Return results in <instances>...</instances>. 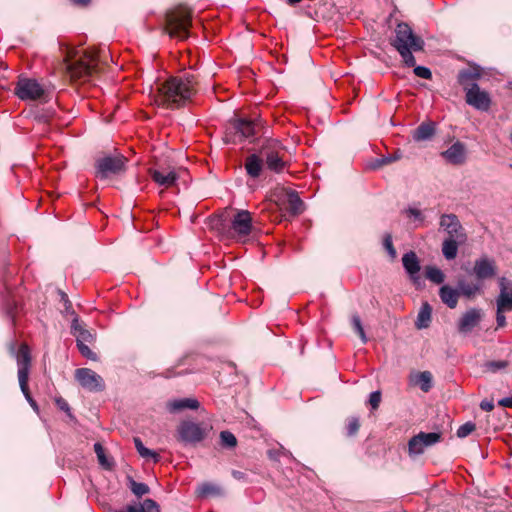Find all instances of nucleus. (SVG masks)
<instances>
[{
    "mask_svg": "<svg viewBox=\"0 0 512 512\" xmlns=\"http://www.w3.org/2000/svg\"><path fill=\"white\" fill-rule=\"evenodd\" d=\"M197 91V82L193 75L170 77L156 88L155 101L167 108H179L188 104Z\"/></svg>",
    "mask_w": 512,
    "mask_h": 512,
    "instance_id": "1",
    "label": "nucleus"
},
{
    "mask_svg": "<svg viewBox=\"0 0 512 512\" xmlns=\"http://www.w3.org/2000/svg\"><path fill=\"white\" fill-rule=\"evenodd\" d=\"M64 65L66 73L73 81H87L92 75L102 71L101 60L95 50L77 49L65 46Z\"/></svg>",
    "mask_w": 512,
    "mask_h": 512,
    "instance_id": "2",
    "label": "nucleus"
},
{
    "mask_svg": "<svg viewBox=\"0 0 512 512\" xmlns=\"http://www.w3.org/2000/svg\"><path fill=\"white\" fill-rule=\"evenodd\" d=\"M391 44L399 52L407 67H412L416 64L413 52L422 51L424 47L423 39L415 35L411 27L406 23H399L396 26L395 38Z\"/></svg>",
    "mask_w": 512,
    "mask_h": 512,
    "instance_id": "3",
    "label": "nucleus"
},
{
    "mask_svg": "<svg viewBox=\"0 0 512 512\" xmlns=\"http://www.w3.org/2000/svg\"><path fill=\"white\" fill-rule=\"evenodd\" d=\"M191 11L185 6L169 10L165 16L164 31L172 38L184 40L189 36Z\"/></svg>",
    "mask_w": 512,
    "mask_h": 512,
    "instance_id": "4",
    "label": "nucleus"
},
{
    "mask_svg": "<svg viewBox=\"0 0 512 512\" xmlns=\"http://www.w3.org/2000/svg\"><path fill=\"white\" fill-rule=\"evenodd\" d=\"M499 294L496 297V323L497 328L506 326V312L512 311V280L500 277L498 280Z\"/></svg>",
    "mask_w": 512,
    "mask_h": 512,
    "instance_id": "5",
    "label": "nucleus"
},
{
    "mask_svg": "<svg viewBox=\"0 0 512 512\" xmlns=\"http://www.w3.org/2000/svg\"><path fill=\"white\" fill-rule=\"evenodd\" d=\"M14 93L22 101H42L47 96V89L36 79L19 76Z\"/></svg>",
    "mask_w": 512,
    "mask_h": 512,
    "instance_id": "6",
    "label": "nucleus"
},
{
    "mask_svg": "<svg viewBox=\"0 0 512 512\" xmlns=\"http://www.w3.org/2000/svg\"><path fill=\"white\" fill-rule=\"evenodd\" d=\"M260 155L268 169L280 173L285 169L284 148L276 139H267L261 146Z\"/></svg>",
    "mask_w": 512,
    "mask_h": 512,
    "instance_id": "7",
    "label": "nucleus"
},
{
    "mask_svg": "<svg viewBox=\"0 0 512 512\" xmlns=\"http://www.w3.org/2000/svg\"><path fill=\"white\" fill-rule=\"evenodd\" d=\"M126 158L122 155L105 156L96 161V177L106 179L125 170Z\"/></svg>",
    "mask_w": 512,
    "mask_h": 512,
    "instance_id": "8",
    "label": "nucleus"
},
{
    "mask_svg": "<svg viewBox=\"0 0 512 512\" xmlns=\"http://www.w3.org/2000/svg\"><path fill=\"white\" fill-rule=\"evenodd\" d=\"M205 436V429L192 421H182L177 427V439L185 444L199 443Z\"/></svg>",
    "mask_w": 512,
    "mask_h": 512,
    "instance_id": "9",
    "label": "nucleus"
},
{
    "mask_svg": "<svg viewBox=\"0 0 512 512\" xmlns=\"http://www.w3.org/2000/svg\"><path fill=\"white\" fill-rule=\"evenodd\" d=\"M75 379L82 388L90 392L103 391L105 384L103 378L89 368H78L75 370Z\"/></svg>",
    "mask_w": 512,
    "mask_h": 512,
    "instance_id": "10",
    "label": "nucleus"
},
{
    "mask_svg": "<svg viewBox=\"0 0 512 512\" xmlns=\"http://www.w3.org/2000/svg\"><path fill=\"white\" fill-rule=\"evenodd\" d=\"M275 195L278 198V201L281 202V205L285 206V209L292 215L296 216L303 212L304 203L300 199L298 193L289 188L282 187L277 190Z\"/></svg>",
    "mask_w": 512,
    "mask_h": 512,
    "instance_id": "11",
    "label": "nucleus"
},
{
    "mask_svg": "<svg viewBox=\"0 0 512 512\" xmlns=\"http://www.w3.org/2000/svg\"><path fill=\"white\" fill-rule=\"evenodd\" d=\"M252 230V216L247 210L238 211L231 220V231L238 239L247 237Z\"/></svg>",
    "mask_w": 512,
    "mask_h": 512,
    "instance_id": "12",
    "label": "nucleus"
},
{
    "mask_svg": "<svg viewBox=\"0 0 512 512\" xmlns=\"http://www.w3.org/2000/svg\"><path fill=\"white\" fill-rule=\"evenodd\" d=\"M466 92V103L477 110L487 111L491 106V98L486 91L480 89L478 84H471Z\"/></svg>",
    "mask_w": 512,
    "mask_h": 512,
    "instance_id": "13",
    "label": "nucleus"
},
{
    "mask_svg": "<svg viewBox=\"0 0 512 512\" xmlns=\"http://www.w3.org/2000/svg\"><path fill=\"white\" fill-rule=\"evenodd\" d=\"M440 227L449 235L448 238L459 239V242H465L466 235L464 229L455 214H443L440 218Z\"/></svg>",
    "mask_w": 512,
    "mask_h": 512,
    "instance_id": "14",
    "label": "nucleus"
},
{
    "mask_svg": "<svg viewBox=\"0 0 512 512\" xmlns=\"http://www.w3.org/2000/svg\"><path fill=\"white\" fill-rule=\"evenodd\" d=\"M483 313L481 309L471 308L467 310L458 321V331L461 334L470 333L475 327L478 326L482 320Z\"/></svg>",
    "mask_w": 512,
    "mask_h": 512,
    "instance_id": "15",
    "label": "nucleus"
},
{
    "mask_svg": "<svg viewBox=\"0 0 512 512\" xmlns=\"http://www.w3.org/2000/svg\"><path fill=\"white\" fill-rule=\"evenodd\" d=\"M445 161L452 165H462L467 159V149L464 143L454 142L447 150L441 152Z\"/></svg>",
    "mask_w": 512,
    "mask_h": 512,
    "instance_id": "16",
    "label": "nucleus"
},
{
    "mask_svg": "<svg viewBox=\"0 0 512 512\" xmlns=\"http://www.w3.org/2000/svg\"><path fill=\"white\" fill-rule=\"evenodd\" d=\"M496 271L495 261L487 257L477 259L473 266V274L478 281L493 278L496 275Z\"/></svg>",
    "mask_w": 512,
    "mask_h": 512,
    "instance_id": "17",
    "label": "nucleus"
},
{
    "mask_svg": "<svg viewBox=\"0 0 512 512\" xmlns=\"http://www.w3.org/2000/svg\"><path fill=\"white\" fill-rule=\"evenodd\" d=\"M261 127L260 121L237 119L233 123V129L240 139H248L257 134Z\"/></svg>",
    "mask_w": 512,
    "mask_h": 512,
    "instance_id": "18",
    "label": "nucleus"
},
{
    "mask_svg": "<svg viewBox=\"0 0 512 512\" xmlns=\"http://www.w3.org/2000/svg\"><path fill=\"white\" fill-rule=\"evenodd\" d=\"M150 176L154 182L165 188L175 185L178 179V175L175 170L167 168L150 169Z\"/></svg>",
    "mask_w": 512,
    "mask_h": 512,
    "instance_id": "19",
    "label": "nucleus"
},
{
    "mask_svg": "<svg viewBox=\"0 0 512 512\" xmlns=\"http://www.w3.org/2000/svg\"><path fill=\"white\" fill-rule=\"evenodd\" d=\"M403 267L409 274L411 280L418 284L420 280L419 271L421 269L420 262L415 252L410 251L402 257Z\"/></svg>",
    "mask_w": 512,
    "mask_h": 512,
    "instance_id": "20",
    "label": "nucleus"
},
{
    "mask_svg": "<svg viewBox=\"0 0 512 512\" xmlns=\"http://www.w3.org/2000/svg\"><path fill=\"white\" fill-rule=\"evenodd\" d=\"M439 297L448 308L454 309L457 307L460 292L457 288H453L449 285H443L439 289Z\"/></svg>",
    "mask_w": 512,
    "mask_h": 512,
    "instance_id": "21",
    "label": "nucleus"
},
{
    "mask_svg": "<svg viewBox=\"0 0 512 512\" xmlns=\"http://www.w3.org/2000/svg\"><path fill=\"white\" fill-rule=\"evenodd\" d=\"M436 132V125L432 121L422 122L412 134L416 142L431 140Z\"/></svg>",
    "mask_w": 512,
    "mask_h": 512,
    "instance_id": "22",
    "label": "nucleus"
},
{
    "mask_svg": "<svg viewBox=\"0 0 512 512\" xmlns=\"http://www.w3.org/2000/svg\"><path fill=\"white\" fill-rule=\"evenodd\" d=\"M114 512H160V508L154 500L145 499L142 503L128 504Z\"/></svg>",
    "mask_w": 512,
    "mask_h": 512,
    "instance_id": "23",
    "label": "nucleus"
},
{
    "mask_svg": "<svg viewBox=\"0 0 512 512\" xmlns=\"http://www.w3.org/2000/svg\"><path fill=\"white\" fill-rule=\"evenodd\" d=\"M16 359L18 364V374H21L22 372H25V374H29L31 356L30 349L27 344L23 343L20 345Z\"/></svg>",
    "mask_w": 512,
    "mask_h": 512,
    "instance_id": "24",
    "label": "nucleus"
},
{
    "mask_svg": "<svg viewBox=\"0 0 512 512\" xmlns=\"http://www.w3.org/2000/svg\"><path fill=\"white\" fill-rule=\"evenodd\" d=\"M457 289L460 292V296L471 299L481 293L482 285L480 283L467 282L465 279H459L457 281Z\"/></svg>",
    "mask_w": 512,
    "mask_h": 512,
    "instance_id": "25",
    "label": "nucleus"
},
{
    "mask_svg": "<svg viewBox=\"0 0 512 512\" xmlns=\"http://www.w3.org/2000/svg\"><path fill=\"white\" fill-rule=\"evenodd\" d=\"M263 159L256 154L249 155L245 161V169L247 174L252 178L260 176L263 167Z\"/></svg>",
    "mask_w": 512,
    "mask_h": 512,
    "instance_id": "26",
    "label": "nucleus"
},
{
    "mask_svg": "<svg viewBox=\"0 0 512 512\" xmlns=\"http://www.w3.org/2000/svg\"><path fill=\"white\" fill-rule=\"evenodd\" d=\"M480 77V72L475 68L461 70L458 74V82L463 87L464 91L471 87V84H476L474 81Z\"/></svg>",
    "mask_w": 512,
    "mask_h": 512,
    "instance_id": "27",
    "label": "nucleus"
},
{
    "mask_svg": "<svg viewBox=\"0 0 512 512\" xmlns=\"http://www.w3.org/2000/svg\"><path fill=\"white\" fill-rule=\"evenodd\" d=\"M167 407L171 413H175L183 409L195 410L199 407V402L193 398H184L169 402Z\"/></svg>",
    "mask_w": 512,
    "mask_h": 512,
    "instance_id": "28",
    "label": "nucleus"
},
{
    "mask_svg": "<svg viewBox=\"0 0 512 512\" xmlns=\"http://www.w3.org/2000/svg\"><path fill=\"white\" fill-rule=\"evenodd\" d=\"M72 333L77 339V344L79 343H90L93 340V335L90 331L86 330L79 323L78 319L75 318L71 325Z\"/></svg>",
    "mask_w": 512,
    "mask_h": 512,
    "instance_id": "29",
    "label": "nucleus"
},
{
    "mask_svg": "<svg viewBox=\"0 0 512 512\" xmlns=\"http://www.w3.org/2000/svg\"><path fill=\"white\" fill-rule=\"evenodd\" d=\"M463 242H459V239L447 238L443 241L442 252L447 260H452L457 256L458 245Z\"/></svg>",
    "mask_w": 512,
    "mask_h": 512,
    "instance_id": "30",
    "label": "nucleus"
},
{
    "mask_svg": "<svg viewBox=\"0 0 512 512\" xmlns=\"http://www.w3.org/2000/svg\"><path fill=\"white\" fill-rule=\"evenodd\" d=\"M431 313H432L431 306L427 302L424 303L420 308V311L418 313L417 320H416V327L418 329H424L429 326V324L431 322Z\"/></svg>",
    "mask_w": 512,
    "mask_h": 512,
    "instance_id": "31",
    "label": "nucleus"
},
{
    "mask_svg": "<svg viewBox=\"0 0 512 512\" xmlns=\"http://www.w3.org/2000/svg\"><path fill=\"white\" fill-rule=\"evenodd\" d=\"M198 496L200 497H208V496H221L223 494V490L216 484L213 483H203L198 489Z\"/></svg>",
    "mask_w": 512,
    "mask_h": 512,
    "instance_id": "32",
    "label": "nucleus"
},
{
    "mask_svg": "<svg viewBox=\"0 0 512 512\" xmlns=\"http://www.w3.org/2000/svg\"><path fill=\"white\" fill-rule=\"evenodd\" d=\"M134 445L141 457L146 459L151 458L155 463L160 460L159 454L146 448L140 438H134Z\"/></svg>",
    "mask_w": 512,
    "mask_h": 512,
    "instance_id": "33",
    "label": "nucleus"
},
{
    "mask_svg": "<svg viewBox=\"0 0 512 512\" xmlns=\"http://www.w3.org/2000/svg\"><path fill=\"white\" fill-rule=\"evenodd\" d=\"M408 448L410 454L418 455L423 453L426 446L420 433L409 440Z\"/></svg>",
    "mask_w": 512,
    "mask_h": 512,
    "instance_id": "34",
    "label": "nucleus"
},
{
    "mask_svg": "<svg viewBox=\"0 0 512 512\" xmlns=\"http://www.w3.org/2000/svg\"><path fill=\"white\" fill-rule=\"evenodd\" d=\"M426 278L435 284H442L445 280L444 273L437 267L427 266L425 269Z\"/></svg>",
    "mask_w": 512,
    "mask_h": 512,
    "instance_id": "35",
    "label": "nucleus"
},
{
    "mask_svg": "<svg viewBox=\"0 0 512 512\" xmlns=\"http://www.w3.org/2000/svg\"><path fill=\"white\" fill-rule=\"evenodd\" d=\"M509 362L507 360H492L487 361L483 365V371L489 373H497L508 367Z\"/></svg>",
    "mask_w": 512,
    "mask_h": 512,
    "instance_id": "36",
    "label": "nucleus"
},
{
    "mask_svg": "<svg viewBox=\"0 0 512 512\" xmlns=\"http://www.w3.org/2000/svg\"><path fill=\"white\" fill-rule=\"evenodd\" d=\"M416 384H418L422 391L428 392L432 387V374L429 371H423L417 374Z\"/></svg>",
    "mask_w": 512,
    "mask_h": 512,
    "instance_id": "37",
    "label": "nucleus"
},
{
    "mask_svg": "<svg viewBox=\"0 0 512 512\" xmlns=\"http://www.w3.org/2000/svg\"><path fill=\"white\" fill-rule=\"evenodd\" d=\"M94 451L97 455L99 464L105 469H111L113 466V462L108 459V457L105 454V450L100 443L94 444Z\"/></svg>",
    "mask_w": 512,
    "mask_h": 512,
    "instance_id": "38",
    "label": "nucleus"
},
{
    "mask_svg": "<svg viewBox=\"0 0 512 512\" xmlns=\"http://www.w3.org/2000/svg\"><path fill=\"white\" fill-rule=\"evenodd\" d=\"M403 213L408 217L410 218L411 220H413L414 222H416L417 224L415 225V227H419L421 226L423 223H424V215L422 213L421 210H419L418 208H415V207H409L407 209H405L403 211Z\"/></svg>",
    "mask_w": 512,
    "mask_h": 512,
    "instance_id": "39",
    "label": "nucleus"
},
{
    "mask_svg": "<svg viewBox=\"0 0 512 512\" xmlns=\"http://www.w3.org/2000/svg\"><path fill=\"white\" fill-rule=\"evenodd\" d=\"M220 441L223 447L234 448L237 445V439L230 431H222L220 433Z\"/></svg>",
    "mask_w": 512,
    "mask_h": 512,
    "instance_id": "40",
    "label": "nucleus"
},
{
    "mask_svg": "<svg viewBox=\"0 0 512 512\" xmlns=\"http://www.w3.org/2000/svg\"><path fill=\"white\" fill-rule=\"evenodd\" d=\"M351 322H352V326H353L354 331L359 335L362 343L365 344L368 341V339L366 337V334H365L364 328L362 326L360 317L358 315H353L352 319H351Z\"/></svg>",
    "mask_w": 512,
    "mask_h": 512,
    "instance_id": "41",
    "label": "nucleus"
},
{
    "mask_svg": "<svg viewBox=\"0 0 512 512\" xmlns=\"http://www.w3.org/2000/svg\"><path fill=\"white\" fill-rule=\"evenodd\" d=\"M19 385L22 393L24 394L27 401H31V394L28 387L29 374L22 372L18 374Z\"/></svg>",
    "mask_w": 512,
    "mask_h": 512,
    "instance_id": "42",
    "label": "nucleus"
},
{
    "mask_svg": "<svg viewBox=\"0 0 512 512\" xmlns=\"http://www.w3.org/2000/svg\"><path fill=\"white\" fill-rule=\"evenodd\" d=\"M420 435L422 436L426 447L436 444L441 439V434L437 433V432H430V433L421 432Z\"/></svg>",
    "mask_w": 512,
    "mask_h": 512,
    "instance_id": "43",
    "label": "nucleus"
},
{
    "mask_svg": "<svg viewBox=\"0 0 512 512\" xmlns=\"http://www.w3.org/2000/svg\"><path fill=\"white\" fill-rule=\"evenodd\" d=\"M131 491L138 497H141L149 492V487L145 483H138L136 481H131Z\"/></svg>",
    "mask_w": 512,
    "mask_h": 512,
    "instance_id": "44",
    "label": "nucleus"
},
{
    "mask_svg": "<svg viewBox=\"0 0 512 512\" xmlns=\"http://www.w3.org/2000/svg\"><path fill=\"white\" fill-rule=\"evenodd\" d=\"M476 429V425L472 422H466L461 425L457 430V436L459 438H465L470 435Z\"/></svg>",
    "mask_w": 512,
    "mask_h": 512,
    "instance_id": "45",
    "label": "nucleus"
},
{
    "mask_svg": "<svg viewBox=\"0 0 512 512\" xmlns=\"http://www.w3.org/2000/svg\"><path fill=\"white\" fill-rule=\"evenodd\" d=\"M383 246L384 248L386 249L387 253L389 254V256L394 259L396 257V250L393 246V243H392V236L390 234H387L385 237H384V240H383Z\"/></svg>",
    "mask_w": 512,
    "mask_h": 512,
    "instance_id": "46",
    "label": "nucleus"
},
{
    "mask_svg": "<svg viewBox=\"0 0 512 512\" xmlns=\"http://www.w3.org/2000/svg\"><path fill=\"white\" fill-rule=\"evenodd\" d=\"M360 427L359 419L356 417H351L348 419L347 423V433L350 436L355 435Z\"/></svg>",
    "mask_w": 512,
    "mask_h": 512,
    "instance_id": "47",
    "label": "nucleus"
},
{
    "mask_svg": "<svg viewBox=\"0 0 512 512\" xmlns=\"http://www.w3.org/2000/svg\"><path fill=\"white\" fill-rule=\"evenodd\" d=\"M77 347L80 351V353L90 359V360H96L97 359V355L86 345V343H79L77 344Z\"/></svg>",
    "mask_w": 512,
    "mask_h": 512,
    "instance_id": "48",
    "label": "nucleus"
},
{
    "mask_svg": "<svg viewBox=\"0 0 512 512\" xmlns=\"http://www.w3.org/2000/svg\"><path fill=\"white\" fill-rule=\"evenodd\" d=\"M414 67V74L420 78H423V79H431L432 77V73L430 71V69H428L427 67H424V66H413Z\"/></svg>",
    "mask_w": 512,
    "mask_h": 512,
    "instance_id": "49",
    "label": "nucleus"
},
{
    "mask_svg": "<svg viewBox=\"0 0 512 512\" xmlns=\"http://www.w3.org/2000/svg\"><path fill=\"white\" fill-rule=\"evenodd\" d=\"M381 402V393L380 391H374L370 394L369 404L373 409H377Z\"/></svg>",
    "mask_w": 512,
    "mask_h": 512,
    "instance_id": "50",
    "label": "nucleus"
},
{
    "mask_svg": "<svg viewBox=\"0 0 512 512\" xmlns=\"http://www.w3.org/2000/svg\"><path fill=\"white\" fill-rule=\"evenodd\" d=\"M401 158V153L399 151L395 152L392 156L383 157L379 160V165L390 164L394 161H397Z\"/></svg>",
    "mask_w": 512,
    "mask_h": 512,
    "instance_id": "51",
    "label": "nucleus"
},
{
    "mask_svg": "<svg viewBox=\"0 0 512 512\" xmlns=\"http://www.w3.org/2000/svg\"><path fill=\"white\" fill-rule=\"evenodd\" d=\"M56 405L58 406L59 409L65 411L70 415V407L66 400H64L63 398H58L56 399Z\"/></svg>",
    "mask_w": 512,
    "mask_h": 512,
    "instance_id": "52",
    "label": "nucleus"
},
{
    "mask_svg": "<svg viewBox=\"0 0 512 512\" xmlns=\"http://www.w3.org/2000/svg\"><path fill=\"white\" fill-rule=\"evenodd\" d=\"M480 408L484 411H492L493 408H494V403L493 401L491 400H483L481 403H480Z\"/></svg>",
    "mask_w": 512,
    "mask_h": 512,
    "instance_id": "53",
    "label": "nucleus"
},
{
    "mask_svg": "<svg viewBox=\"0 0 512 512\" xmlns=\"http://www.w3.org/2000/svg\"><path fill=\"white\" fill-rule=\"evenodd\" d=\"M498 405L502 407L512 408V396L500 399L498 401Z\"/></svg>",
    "mask_w": 512,
    "mask_h": 512,
    "instance_id": "54",
    "label": "nucleus"
},
{
    "mask_svg": "<svg viewBox=\"0 0 512 512\" xmlns=\"http://www.w3.org/2000/svg\"><path fill=\"white\" fill-rule=\"evenodd\" d=\"M232 476L237 479V480H244L246 475L245 473L241 472V471H238V470H233L232 471Z\"/></svg>",
    "mask_w": 512,
    "mask_h": 512,
    "instance_id": "55",
    "label": "nucleus"
},
{
    "mask_svg": "<svg viewBox=\"0 0 512 512\" xmlns=\"http://www.w3.org/2000/svg\"><path fill=\"white\" fill-rule=\"evenodd\" d=\"M73 4L79 5V6H87L91 0H70Z\"/></svg>",
    "mask_w": 512,
    "mask_h": 512,
    "instance_id": "56",
    "label": "nucleus"
},
{
    "mask_svg": "<svg viewBox=\"0 0 512 512\" xmlns=\"http://www.w3.org/2000/svg\"><path fill=\"white\" fill-rule=\"evenodd\" d=\"M29 404L31 405V407L34 409V410H37L38 409V406L35 402V400L31 397V401H28Z\"/></svg>",
    "mask_w": 512,
    "mask_h": 512,
    "instance_id": "57",
    "label": "nucleus"
},
{
    "mask_svg": "<svg viewBox=\"0 0 512 512\" xmlns=\"http://www.w3.org/2000/svg\"><path fill=\"white\" fill-rule=\"evenodd\" d=\"M301 0H287V3L291 6L298 4Z\"/></svg>",
    "mask_w": 512,
    "mask_h": 512,
    "instance_id": "58",
    "label": "nucleus"
},
{
    "mask_svg": "<svg viewBox=\"0 0 512 512\" xmlns=\"http://www.w3.org/2000/svg\"><path fill=\"white\" fill-rule=\"evenodd\" d=\"M62 297L67 301V299H66V298H67L66 294H64V293H63V294H62Z\"/></svg>",
    "mask_w": 512,
    "mask_h": 512,
    "instance_id": "59",
    "label": "nucleus"
},
{
    "mask_svg": "<svg viewBox=\"0 0 512 512\" xmlns=\"http://www.w3.org/2000/svg\"><path fill=\"white\" fill-rule=\"evenodd\" d=\"M510 140L512 142V130H511V133H510Z\"/></svg>",
    "mask_w": 512,
    "mask_h": 512,
    "instance_id": "60",
    "label": "nucleus"
}]
</instances>
